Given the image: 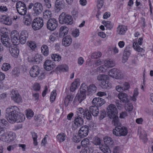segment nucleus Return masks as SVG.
<instances>
[{
    "label": "nucleus",
    "mask_w": 153,
    "mask_h": 153,
    "mask_svg": "<svg viewBox=\"0 0 153 153\" xmlns=\"http://www.w3.org/2000/svg\"><path fill=\"white\" fill-rule=\"evenodd\" d=\"M19 108L16 106H11L6 109V116L8 121L13 123L16 121V116L18 113Z\"/></svg>",
    "instance_id": "f257e3e1"
},
{
    "label": "nucleus",
    "mask_w": 153,
    "mask_h": 153,
    "mask_svg": "<svg viewBox=\"0 0 153 153\" xmlns=\"http://www.w3.org/2000/svg\"><path fill=\"white\" fill-rule=\"evenodd\" d=\"M104 144L100 147L101 151L104 153H111L110 147H111L113 144L112 139L110 137H106L104 138Z\"/></svg>",
    "instance_id": "f03ea898"
},
{
    "label": "nucleus",
    "mask_w": 153,
    "mask_h": 153,
    "mask_svg": "<svg viewBox=\"0 0 153 153\" xmlns=\"http://www.w3.org/2000/svg\"><path fill=\"white\" fill-rule=\"evenodd\" d=\"M128 133L127 127L121 126H116L113 131V134L116 136H125Z\"/></svg>",
    "instance_id": "7ed1b4c3"
},
{
    "label": "nucleus",
    "mask_w": 153,
    "mask_h": 153,
    "mask_svg": "<svg viewBox=\"0 0 153 153\" xmlns=\"http://www.w3.org/2000/svg\"><path fill=\"white\" fill-rule=\"evenodd\" d=\"M108 74L110 76L117 79H121L124 76L123 73L121 71L116 68L110 70Z\"/></svg>",
    "instance_id": "20e7f679"
},
{
    "label": "nucleus",
    "mask_w": 153,
    "mask_h": 153,
    "mask_svg": "<svg viewBox=\"0 0 153 153\" xmlns=\"http://www.w3.org/2000/svg\"><path fill=\"white\" fill-rule=\"evenodd\" d=\"M87 88V86L85 83L82 84L80 88V93H78L75 98L77 99L79 103H81L86 98V91Z\"/></svg>",
    "instance_id": "39448f33"
},
{
    "label": "nucleus",
    "mask_w": 153,
    "mask_h": 153,
    "mask_svg": "<svg viewBox=\"0 0 153 153\" xmlns=\"http://www.w3.org/2000/svg\"><path fill=\"white\" fill-rule=\"evenodd\" d=\"M59 19L60 23L62 24L71 25L73 23V19L71 16L64 13H62L60 14Z\"/></svg>",
    "instance_id": "423d86ee"
},
{
    "label": "nucleus",
    "mask_w": 153,
    "mask_h": 153,
    "mask_svg": "<svg viewBox=\"0 0 153 153\" xmlns=\"http://www.w3.org/2000/svg\"><path fill=\"white\" fill-rule=\"evenodd\" d=\"M16 7L17 11L20 15L24 16L26 14L27 8L24 2L21 1L17 2Z\"/></svg>",
    "instance_id": "0eeeda50"
},
{
    "label": "nucleus",
    "mask_w": 153,
    "mask_h": 153,
    "mask_svg": "<svg viewBox=\"0 0 153 153\" xmlns=\"http://www.w3.org/2000/svg\"><path fill=\"white\" fill-rule=\"evenodd\" d=\"M44 25L43 20L40 17L35 19L33 21L32 27L34 30L40 29Z\"/></svg>",
    "instance_id": "6e6552de"
},
{
    "label": "nucleus",
    "mask_w": 153,
    "mask_h": 153,
    "mask_svg": "<svg viewBox=\"0 0 153 153\" xmlns=\"http://www.w3.org/2000/svg\"><path fill=\"white\" fill-rule=\"evenodd\" d=\"M44 9L42 3L37 2L35 3L34 6L33 8V15L34 16L40 15L42 13Z\"/></svg>",
    "instance_id": "1a4fd4ad"
},
{
    "label": "nucleus",
    "mask_w": 153,
    "mask_h": 153,
    "mask_svg": "<svg viewBox=\"0 0 153 153\" xmlns=\"http://www.w3.org/2000/svg\"><path fill=\"white\" fill-rule=\"evenodd\" d=\"M10 96L11 99L14 102L17 103L22 102V97L16 90L13 89L10 91Z\"/></svg>",
    "instance_id": "9d476101"
},
{
    "label": "nucleus",
    "mask_w": 153,
    "mask_h": 153,
    "mask_svg": "<svg viewBox=\"0 0 153 153\" xmlns=\"http://www.w3.org/2000/svg\"><path fill=\"white\" fill-rule=\"evenodd\" d=\"M58 26V21L55 19H50L47 21V29L50 30H54L56 29Z\"/></svg>",
    "instance_id": "9b49d317"
},
{
    "label": "nucleus",
    "mask_w": 153,
    "mask_h": 153,
    "mask_svg": "<svg viewBox=\"0 0 153 153\" xmlns=\"http://www.w3.org/2000/svg\"><path fill=\"white\" fill-rule=\"evenodd\" d=\"M107 111L108 116L109 118L113 117L118 113L116 106L113 104H111L108 106Z\"/></svg>",
    "instance_id": "f8f14e48"
},
{
    "label": "nucleus",
    "mask_w": 153,
    "mask_h": 153,
    "mask_svg": "<svg viewBox=\"0 0 153 153\" xmlns=\"http://www.w3.org/2000/svg\"><path fill=\"white\" fill-rule=\"evenodd\" d=\"M11 41L14 45H17L19 41V35L18 32L16 30L13 31L10 35Z\"/></svg>",
    "instance_id": "ddd939ff"
},
{
    "label": "nucleus",
    "mask_w": 153,
    "mask_h": 153,
    "mask_svg": "<svg viewBox=\"0 0 153 153\" xmlns=\"http://www.w3.org/2000/svg\"><path fill=\"white\" fill-rule=\"evenodd\" d=\"M89 127L87 125H85L81 127L79 131V135L80 138L86 137L88 134Z\"/></svg>",
    "instance_id": "4468645a"
},
{
    "label": "nucleus",
    "mask_w": 153,
    "mask_h": 153,
    "mask_svg": "<svg viewBox=\"0 0 153 153\" xmlns=\"http://www.w3.org/2000/svg\"><path fill=\"white\" fill-rule=\"evenodd\" d=\"M15 138V134L13 132H9L6 136L4 134V137H3L2 139L4 141L9 143L13 140Z\"/></svg>",
    "instance_id": "2eb2a0df"
},
{
    "label": "nucleus",
    "mask_w": 153,
    "mask_h": 153,
    "mask_svg": "<svg viewBox=\"0 0 153 153\" xmlns=\"http://www.w3.org/2000/svg\"><path fill=\"white\" fill-rule=\"evenodd\" d=\"M40 71L39 67L37 65H34L30 68L29 73L32 77H36L39 74Z\"/></svg>",
    "instance_id": "dca6fc26"
},
{
    "label": "nucleus",
    "mask_w": 153,
    "mask_h": 153,
    "mask_svg": "<svg viewBox=\"0 0 153 153\" xmlns=\"http://www.w3.org/2000/svg\"><path fill=\"white\" fill-rule=\"evenodd\" d=\"M55 67L56 65L53 64L51 60L49 59L46 60L44 64V68L46 70L48 71L53 69Z\"/></svg>",
    "instance_id": "f3484780"
},
{
    "label": "nucleus",
    "mask_w": 153,
    "mask_h": 153,
    "mask_svg": "<svg viewBox=\"0 0 153 153\" xmlns=\"http://www.w3.org/2000/svg\"><path fill=\"white\" fill-rule=\"evenodd\" d=\"M0 21L5 25H10L12 23V19L7 15H3L0 19Z\"/></svg>",
    "instance_id": "a211bd4d"
},
{
    "label": "nucleus",
    "mask_w": 153,
    "mask_h": 153,
    "mask_svg": "<svg viewBox=\"0 0 153 153\" xmlns=\"http://www.w3.org/2000/svg\"><path fill=\"white\" fill-rule=\"evenodd\" d=\"M105 102L104 99L100 97L94 98L92 101V103L94 106H101L103 105Z\"/></svg>",
    "instance_id": "6ab92c4d"
},
{
    "label": "nucleus",
    "mask_w": 153,
    "mask_h": 153,
    "mask_svg": "<svg viewBox=\"0 0 153 153\" xmlns=\"http://www.w3.org/2000/svg\"><path fill=\"white\" fill-rule=\"evenodd\" d=\"M28 37V34L27 31L25 30L22 31L19 36V41L21 44H24L26 42L27 38Z\"/></svg>",
    "instance_id": "aec40b11"
},
{
    "label": "nucleus",
    "mask_w": 153,
    "mask_h": 153,
    "mask_svg": "<svg viewBox=\"0 0 153 153\" xmlns=\"http://www.w3.org/2000/svg\"><path fill=\"white\" fill-rule=\"evenodd\" d=\"M1 40L4 46L7 47L10 46L11 40L8 38L7 35L1 36Z\"/></svg>",
    "instance_id": "412c9836"
},
{
    "label": "nucleus",
    "mask_w": 153,
    "mask_h": 153,
    "mask_svg": "<svg viewBox=\"0 0 153 153\" xmlns=\"http://www.w3.org/2000/svg\"><path fill=\"white\" fill-rule=\"evenodd\" d=\"M9 50L12 56L16 58L18 57L19 53V50L17 47H13L10 48Z\"/></svg>",
    "instance_id": "4be33fe9"
},
{
    "label": "nucleus",
    "mask_w": 153,
    "mask_h": 153,
    "mask_svg": "<svg viewBox=\"0 0 153 153\" xmlns=\"http://www.w3.org/2000/svg\"><path fill=\"white\" fill-rule=\"evenodd\" d=\"M65 7V2L63 0H56L55 7L59 10L63 9Z\"/></svg>",
    "instance_id": "5701e85b"
},
{
    "label": "nucleus",
    "mask_w": 153,
    "mask_h": 153,
    "mask_svg": "<svg viewBox=\"0 0 153 153\" xmlns=\"http://www.w3.org/2000/svg\"><path fill=\"white\" fill-rule=\"evenodd\" d=\"M90 112L94 117H97L99 113V109L98 107L96 106H91L89 108Z\"/></svg>",
    "instance_id": "b1692460"
},
{
    "label": "nucleus",
    "mask_w": 153,
    "mask_h": 153,
    "mask_svg": "<svg viewBox=\"0 0 153 153\" xmlns=\"http://www.w3.org/2000/svg\"><path fill=\"white\" fill-rule=\"evenodd\" d=\"M84 121L82 118L78 116L75 117L74 120V123L77 127H79L82 125Z\"/></svg>",
    "instance_id": "393cba45"
},
{
    "label": "nucleus",
    "mask_w": 153,
    "mask_h": 153,
    "mask_svg": "<svg viewBox=\"0 0 153 153\" xmlns=\"http://www.w3.org/2000/svg\"><path fill=\"white\" fill-rule=\"evenodd\" d=\"M118 97L119 99L123 102L126 103L128 101V96L125 93H119L118 95Z\"/></svg>",
    "instance_id": "a878e982"
},
{
    "label": "nucleus",
    "mask_w": 153,
    "mask_h": 153,
    "mask_svg": "<svg viewBox=\"0 0 153 153\" xmlns=\"http://www.w3.org/2000/svg\"><path fill=\"white\" fill-rule=\"evenodd\" d=\"M72 41V39L71 36H67L63 38L62 42L64 45L68 46L71 44Z\"/></svg>",
    "instance_id": "bb28decb"
},
{
    "label": "nucleus",
    "mask_w": 153,
    "mask_h": 153,
    "mask_svg": "<svg viewBox=\"0 0 153 153\" xmlns=\"http://www.w3.org/2000/svg\"><path fill=\"white\" fill-rule=\"evenodd\" d=\"M131 54L130 51L128 48H126L124 50L123 57V62L125 63Z\"/></svg>",
    "instance_id": "cd10ccee"
},
{
    "label": "nucleus",
    "mask_w": 153,
    "mask_h": 153,
    "mask_svg": "<svg viewBox=\"0 0 153 153\" xmlns=\"http://www.w3.org/2000/svg\"><path fill=\"white\" fill-rule=\"evenodd\" d=\"M127 30L126 27L124 25H120L117 28L118 33L120 35L124 34Z\"/></svg>",
    "instance_id": "c85d7f7f"
},
{
    "label": "nucleus",
    "mask_w": 153,
    "mask_h": 153,
    "mask_svg": "<svg viewBox=\"0 0 153 153\" xmlns=\"http://www.w3.org/2000/svg\"><path fill=\"white\" fill-rule=\"evenodd\" d=\"M68 29L66 27H61L59 29V36L63 37L68 33Z\"/></svg>",
    "instance_id": "c756f323"
},
{
    "label": "nucleus",
    "mask_w": 153,
    "mask_h": 153,
    "mask_svg": "<svg viewBox=\"0 0 153 153\" xmlns=\"http://www.w3.org/2000/svg\"><path fill=\"white\" fill-rule=\"evenodd\" d=\"M86 90L89 94H93L96 92L97 91V88L94 85L91 84L89 86L88 88L87 87Z\"/></svg>",
    "instance_id": "7c9ffc66"
},
{
    "label": "nucleus",
    "mask_w": 153,
    "mask_h": 153,
    "mask_svg": "<svg viewBox=\"0 0 153 153\" xmlns=\"http://www.w3.org/2000/svg\"><path fill=\"white\" fill-rule=\"evenodd\" d=\"M105 65L107 68H111L115 65L114 61L111 59L106 60L104 62Z\"/></svg>",
    "instance_id": "2f4dec72"
},
{
    "label": "nucleus",
    "mask_w": 153,
    "mask_h": 153,
    "mask_svg": "<svg viewBox=\"0 0 153 153\" xmlns=\"http://www.w3.org/2000/svg\"><path fill=\"white\" fill-rule=\"evenodd\" d=\"M79 85V82L76 80H75L74 82H72L71 84L70 89V91L72 92L74 91Z\"/></svg>",
    "instance_id": "473e14b6"
},
{
    "label": "nucleus",
    "mask_w": 153,
    "mask_h": 153,
    "mask_svg": "<svg viewBox=\"0 0 153 153\" xmlns=\"http://www.w3.org/2000/svg\"><path fill=\"white\" fill-rule=\"evenodd\" d=\"M111 119H113L112 120V123L116 126H120V123L119 121V118L116 115H115L113 117L110 118Z\"/></svg>",
    "instance_id": "72a5a7b5"
},
{
    "label": "nucleus",
    "mask_w": 153,
    "mask_h": 153,
    "mask_svg": "<svg viewBox=\"0 0 153 153\" xmlns=\"http://www.w3.org/2000/svg\"><path fill=\"white\" fill-rule=\"evenodd\" d=\"M73 99V97L72 95H68L67 96L64 100V104L66 107H67L70 101H72Z\"/></svg>",
    "instance_id": "f704fd0d"
},
{
    "label": "nucleus",
    "mask_w": 153,
    "mask_h": 153,
    "mask_svg": "<svg viewBox=\"0 0 153 153\" xmlns=\"http://www.w3.org/2000/svg\"><path fill=\"white\" fill-rule=\"evenodd\" d=\"M16 121L17 122H22L24 121L25 119V117L22 113H20L17 114L16 116Z\"/></svg>",
    "instance_id": "c9c22d12"
},
{
    "label": "nucleus",
    "mask_w": 153,
    "mask_h": 153,
    "mask_svg": "<svg viewBox=\"0 0 153 153\" xmlns=\"http://www.w3.org/2000/svg\"><path fill=\"white\" fill-rule=\"evenodd\" d=\"M100 85L101 87L103 89H107L111 87V84L108 83L106 80L102 81Z\"/></svg>",
    "instance_id": "e433bc0d"
},
{
    "label": "nucleus",
    "mask_w": 153,
    "mask_h": 153,
    "mask_svg": "<svg viewBox=\"0 0 153 153\" xmlns=\"http://www.w3.org/2000/svg\"><path fill=\"white\" fill-rule=\"evenodd\" d=\"M59 142L64 141L66 139L65 134L64 133H61L58 134L56 136Z\"/></svg>",
    "instance_id": "4c0bfd02"
},
{
    "label": "nucleus",
    "mask_w": 153,
    "mask_h": 153,
    "mask_svg": "<svg viewBox=\"0 0 153 153\" xmlns=\"http://www.w3.org/2000/svg\"><path fill=\"white\" fill-rule=\"evenodd\" d=\"M52 16L51 11L49 10H46L43 12V17L44 18L47 19L50 18Z\"/></svg>",
    "instance_id": "58836bf2"
},
{
    "label": "nucleus",
    "mask_w": 153,
    "mask_h": 153,
    "mask_svg": "<svg viewBox=\"0 0 153 153\" xmlns=\"http://www.w3.org/2000/svg\"><path fill=\"white\" fill-rule=\"evenodd\" d=\"M133 48L138 52H143L144 51L143 48H140L139 45L137 42H134L133 43Z\"/></svg>",
    "instance_id": "ea45409f"
},
{
    "label": "nucleus",
    "mask_w": 153,
    "mask_h": 153,
    "mask_svg": "<svg viewBox=\"0 0 153 153\" xmlns=\"http://www.w3.org/2000/svg\"><path fill=\"white\" fill-rule=\"evenodd\" d=\"M81 143L82 146L85 147L91 146L89 140L87 138L83 139Z\"/></svg>",
    "instance_id": "a19ab883"
},
{
    "label": "nucleus",
    "mask_w": 153,
    "mask_h": 153,
    "mask_svg": "<svg viewBox=\"0 0 153 153\" xmlns=\"http://www.w3.org/2000/svg\"><path fill=\"white\" fill-rule=\"evenodd\" d=\"M41 51L43 55L47 56L48 54V48L47 46L45 45H43L41 48Z\"/></svg>",
    "instance_id": "79ce46f5"
},
{
    "label": "nucleus",
    "mask_w": 153,
    "mask_h": 153,
    "mask_svg": "<svg viewBox=\"0 0 153 153\" xmlns=\"http://www.w3.org/2000/svg\"><path fill=\"white\" fill-rule=\"evenodd\" d=\"M108 76L105 74H101L98 75L97 77V79L98 81H105L108 79Z\"/></svg>",
    "instance_id": "37998d69"
},
{
    "label": "nucleus",
    "mask_w": 153,
    "mask_h": 153,
    "mask_svg": "<svg viewBox=\"0 0 153 153\" xmlns=\"http://www.w3.org/2000/svg\"><path fill=\"white\" fill-rule=\"evenodd\" d=\"M52 59L54 61H59L61 59V56L57 54H53L51 55Z\"/></svg>",
    "instance_id": "c03bdc74"
},
{
    "label": "nucleus",
    "mask_w": 153,
    "mask_h": 153,
    "mask_svg": "<svg viewBox=\"0 0 153 153\" xmlns=\"http://www.w3.org/2000/svg\"><path fill=\"white\" fill-rule=\"evenodd\" d=\"M32 19L30 15L25 17V19L24 24L27 26H30L32 22Z\"/></svg>",
    "instance_id": "a18cd8bd"
},
{
    "label": "nucleus",
    "mask_w": 153,
    "mask_h": 153,
    "mask_svg": "<svg viewBox=\"0 0 153 153\" xmlns=\"http://www.w3.org/2000/svg\"><path fill=\"white\" fill-rule=\"evenodd\" d=\"M35 62L37 63H40L43 59V57L41 55L38 54H36L34 56Z\"/></svg>",
    "instance_id": "49530a36"
},
{
    "label": "nucleus",
    "mask_w": 153,
    "mask_h": 153,
    "mask_svg": "<svg viewBox=\"0 0 153 153\" xmlns=\"http://www.w3.org/2000/svg\"><path fill=\"white\" fill-rule=\"evenodd\" d=\"M27 44L32 50H34L36 47V43L33 41H29L27 42Z\"/></svg>",
    "instance_id": "de8ad7c7"
},
{
    "label": "nucleus",
    "mask_w": 153,
    "mask_h": 153,
    "mask_svg": "<svg viewBox=\"0 0 153 153\" xmlns=\"http://www.w3.org/2000/svg\"><path fill=\"white\" fill-rule=\"evenodd\" d=\"M85 117L88 120H90L92 118V116L91 114V113L90 112L89 110H88L87 108L85 109Z\"/></svg>",
    "instance_id": "09e8293b"
},
{
    "label": "nucleus",
    "mask_w": 153,
    "mask_h": 153,
    "mask_svg": "<svg viewBox=\"0 0 153 153\" xmlns=\"http://www.w3.org/2000/svg\"><path fill=\"white\" fill-rule=\"evenodd\" d=\"M102 53L100 52L93 53L91 55V57L92 59H97L101 56Z\"/></svg>",
    "instance_id": "8fccbe9b"
},
{
    "label": "nucleus",
    "mask_w": 153,
    "mask_h": 153,
    "mask_svg": "<svg viewBox=\"0 0 153 153\" xmlns=\"http://www.w3.org/2000/svg\"><path fill=\"white\" fill-rule=\"evenodd\" d=\"M77 112L78 116L82 117V115H85V109L84 110L82 108H79L77 109Z\"/></svg>",
    "instance_id": "3c124183"
},
{
    "label": "nucleus",
    "mask_w": 153,
    "mask_h": 153,
    "mask_svg": "<svg viewBox=\"0 0 153 153\" xmlns=\"http://www.w3.org/2000/svg\"><path fill=\"white\" fill-rule=\"evenodd\" d=\"M107 69V67L105 65L98 67L97 69V71L100 72H105Z\"/></svg>",
    "instance_id": "603ef678"
},
{
    "label": "nucleus",
    "mask_w": 153,
    "mask_h": 153,
    "mask_svg": "<svg viewBox=\"0 0 153 153\" xmlns=\"http://www.w3.org/2000/svg\"><path fill=\"white\" fill-rule=\"evenodd\" d=\"M31 134L33 141V144L35 146H37L38 144L37 141V139L38 137L37 134L34 132H32Z\"/></svg>",
    "instance_id": "864d4df0"
},
{
    "label": "nucleus",
    "mask_w": 153,
    "mask_h": 153,
    "mask_svg": "<svg viewBox=\"0 0 153 153\" xmlns=\"http://www.w3.org/2000/svg\"><path fill=\"white\" fill-rule=\"evenodd\" d=\"M101 140L100 138L95 137L93 140V143L96 145H99L101 144Z\"/></svg>",
    "instance_id": "5fc2aeb1"
},
{
    "label": "nucleus",
    "mask_w": 153,
    "mask_h": 153,
    "mask_svg": "<svg viewBox=\"0 0 153 153\" xmlns=\"http://www.w3.org/2000/svg\"><path fill=\"white\" fill-rule=\"evenodd\" d=\"M56 95V91H53L51 93V95L50 97V100L51 102H53L55 100Z\"/></svg>",
    "instance_id": "6e6d98bb"
},
{
    "label": "nucleus",
    "mask_w": 153,
    "mask_h": 153,
    "mask_svg": "<svg viewBox=\"0 0 153 153\" xmlns=\"http://www.w3.org/2000/svg\"><path fill=\"white\" fill-rule=\"evenodd\" d=\"M26 115L27 118L28 119H30L33 117V112L30 109H28L27 110Z\"/></svg>",
    "instance_id": "4d7b16f0"
},
{
    "label": "nucleus",
    "mask_w": 153,
    "mask_h": 153,
    "mask_svg": "<svg viewBox=\"0 0 153 153\" xmlns=\"http://www.w3.org/2000/svg\"><path fill=\"white\" fill-rule=\"evenodd\" d=\"M10 68V65L7 63H5L3 64L1 68L3 70L5 71H7L9 70Z\"/></svg>",
    "instance_id": "13d9d810"
},
{
    "label": "nucleus",
    "mask_w": 153,
    "mask_h": 153,
    "mask_svg": "<svg viewBox=\"0 0 153 153\" xmlns=\"http://www.w3.org/2000/svg\"><path fill=\"white\" fill-rule=\"evenodd\" d=\"M19 73V70L17 68H14L11 72L12 75L16 76H18Z\"/></svg>",
    "instance_id": "bf43d9fd"
},
{
    "label": "nucleus",
    "mask_w": 153,
    "mask_h": 153,
    "mask_svg": "<svg viewBox=\"0 0 153 153\" xmlns=\"http://www.w3.org/2000/svg\"><path fill=\"white\" fill-rule=\"evenodd\" d=\"M123 91L128 90L130 88L129 84L127 82H125L121 85Z\"/></svg>",
    "instance_id": "052dcab7"
},
{
    "label": "nucleus",
    "mask_w": 153,
    "mask_h": 153,
    "mask_svg": "<svg viewBox=\"0 0 153 153\" xmlns=\"http://www.w3.org/2000/svg\"><path fill=\"white\" fill-rule=\"evenodd\" d=\"M138 89L137 88H135L134 91V94L132 100L134 101H135L136 100V97L138 95Z\"/></svg>",
    "instance_id": "680f3d73"
},
{
    "label": "nucleus",
    "mask_w": 153,
    "mask_h": 153,
    "mask_svg": "<svg viewBox=\"0 0 153 153\" xmlns=\"http://www.w3.org/2000/svg\"><path fill=\"white\" fill-rule=\"evenodd\" d=\"M81 138L79 135L77 136H74L72 138L73 141L75 143H78L80 141Z\"/></svg>",
    "instance_id": "e2e57ef3"
},
{
    "label": "nucleus",
    "mask_w": 153,
    "mask_h": 153,
    "mask_svg": "<svg viewBox=\"0 0 153 153\" xmlns=\"http://www.w3.org/2000/svg\"><path fill=\"white\" fill-rule=\"evenodd\" d=\"M99 114H100V119L101 120L102 119L104 118L106 116V111L105 110H103L100 111Z\"/></svg>",
    "instance_id": "0e129e2a"
},
{
    "label": "nucleus",
    "mask_w": 153,
    "mask_h": 153,
    "mask_svg": "<svg viewBox=\"0 0 153 153\" xmlns=\"http://www.w3.org/2000/svg\"><path fill=\"white\" fill-rule=\"evenodd\" d=\"M8 124V123L5 120L1 119L0 120V126H6Z\"/></svg>",
    "instance_id": "69168bd1"
},
{
    "label": "nucleus",
    "mask_w": 153,
    "mask_h": 153,
    "mask_svg": "<svg viewBox=\"0 0 153 153\" xmlns=\"http://www.w3.org/2000/svg\"><path fill=\"white\" fill-rule=\"evenodd\" d=\"M85 149L88 153H92L93 151V148L91 146L85 147Z\"/></svg>",
    "instance_id": "338daca9"
},
{
    "label": "nucleus",
    "mask_w": 153,
    "mask_h": 153,
    "mask_svg": "<svg viewBox=\"0 0 153 153\" xmlns=\"http://www.w3.org/2000/svg\"><path fill=\"white\" fill-rule=\"evenodd\" d=\"M57 35L54 33H52L50 36L49 39L52 42H54L56 39Z\"/></svg>",
    "instance_id": "774afa93"
}]
</instances>
